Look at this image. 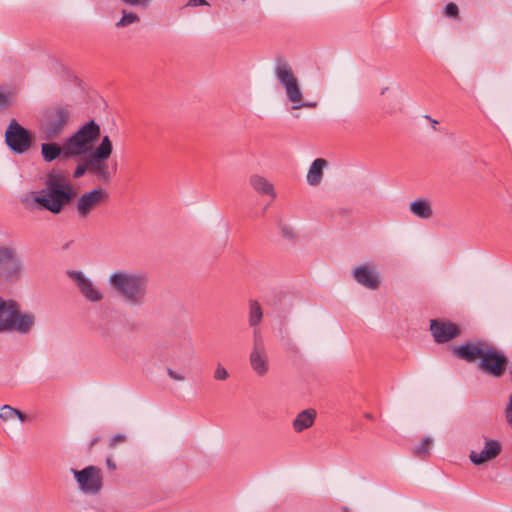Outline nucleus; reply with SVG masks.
I'll list each match as a JSON object with an SVG mask.
<instances>
[{
  "label": "nucleus",
  "instance_id": "2",
  "mask_svg": "<svg viewBox=\"0 0 512 512\" xmlns=\"http://www.w3.org/2000/svg\"><path fill=\"white\" fill-rule=\"evenodd\" d=\"M454 353L467 361L480 359V368L495 377L501 376L504 372L506 358L484 342L456 346Z\"/></svg>",
  "mask_w": 512,
  "mask_h": 512
},
{
  "label": "nucleus",
  "instance_id": "29",
  "mask_svg": "<svg viewBox=\"0 0 512 512\" xmlns=\"http://www.w3.org/2000/svg\"><path fill=\"white\" fill-rule=\"evenodd\" d=\"M15 414H17V409L8 405H4L0 410V418L5 421L15 417Z\"/></svg>",
  "mask_w": 512,
  "mask_h": 512
},
{
  "label": "nucleus",
  "instance_id": "21",
  "mask_svg": "<svg viewBox=\"0 0 512 512\" xmlns=\"http://www.w3.org/2000/svg\"><path fill=\"white\" fill-rule=\"evenodd\" d=\"M409 211L417 218L427 220L433 215V209L428 199L418 198L409 205Z\"/></svg>",
  "mask_w": 512,
  "mask_h": 512
},
{
  "label": "nucleus",
  "instance_id": "40",
  "mask_svg": "<svg viewBox=\"0 0 512 512\" xmlns=\"http://www.w3.org/2000/svg\"><path fill=\"white\" fill-rule=\"evenodd\" d=\"M423 117L431 122L432 129L434 131H436L437 130L438 121L433 119V118H431L429 115H424Z\"/></svg>",
  "mask_w": 512,
  "mask_h": 512
},
{
  "label": "nucleus",
  "instance_id": "11",
  "mask_svg": "<svg viewBox=\"0 0 512 512\" xmlns=\"http://www.w3.org/2000/svg\"><path fill=\"white\" fill-rule=\"evenodd\" d=\"M108 193L102 188H95L83 193L77 201V213L80 218H86L102 202L108 199Z\"/></svg>",
  "mask_w": 512,
  "mask_h": 512
},
{
  "label": "nucleus",
  "instance_id": "8",
  "mask_svg": "<svg viewBox=\"0 0 512 512\" xmlns=\"http://www.w3.org/2000/svg\"><path fill=\"white\" fill-rule=\"evenodd\" d=\"M33 134L16 119H11L4 133L5 144L16 155L28 152L33 145Z\"/></svg>",
  "mask_w": 512,
  "mask_h": 512
},
{
  "label": "nucleus",
  "instance_id": "4",
  "mask_svg": "<svg viewBox=\"0 0 512 512\" xmlns=\"http://www.w3.org/2000/svg\"><path fill=\"white\" fill-rule=\"evenodd\" d=\"M274 74L278 82L284 88L287 100L293 104V109L315 108L317 106L316 102H302L303 93L298 79L294 75L292 67L288 62L278 59L276 61Z\"/></svg>",
  "mask_w": 512,
  "mask_h": 512
},
{
  "label": "nucleus",
  "instance_id": "3",
  "mask_svg": "<svg viewBox=\"0 0 512 512\" xmlns=\"http://www.w3.org/2000/svg\"><path fill=\"white\" fill-rule=\"evenodd\" d=\"M35 324V316L22 312L19 305L13 300L0 298V333L16 331L27 334Z\"/></svg>",
  "mask_w": 512,
  "mask_h": 512
},
{
  "label": "nucleus",
  "instance_id": "6",
  "mask_svg": "<svg viewBox=\"0 0 512 512\" xmlns=\"http://www.w3.org/2000/svg\"><path fill=\"white\" fill-rule=\"evenodd\" d=\"M70 119L68 108L62 106L51 107L43 115L40 124V135L44 140L58 138L64 131Z\"/></svg>",
  "mask_w": 512,
  "mask_h": 512
},
{
  "label": "nucleus",
  "instance_id": "9",
  "mask_svg": "<svg viewBox=\"0 0 512 512\" xmlns=\"http://www.w3.org/2000/svg\"><path fill=\"white\" fill-rule=\"evenodd\" d=\"M24 273V264L16 248L0 245V277L5 281L14 283Z\"/></svg>",
  "mask_w": 512,
  "mask_h": 512
},
{
  "label": "nucleus",
  "instance_id": "20",
  "mask_svg": "<svg viewBox=\"0 0 512 512\" xmlns=\"http://www.w3.org/2000/svg\"><path fill=\"white\" fill-rule=\"evenodd\" d=\"M316 411L314 409H306L301 411L293 420L292 427L295 432L301 433L310 428L316 419Z\"/></svg>",
  "mask_w": 512,
  "mask_h": 512
},
{
  "label": "nucleus",
  "instance_id": "35",
  "mask_svg": "<svg viewBox=\"0 0 512 512\" xmlns=\"http://www.w3.org/2000/svg\"><path fill=\"white\" fill-rule=\"evenodd\" d=\"M87 170L89 171V167H88L86 161L84 160V163L79 164L76 167V169L74 170L73 177L75 179H78V178L82 177L86 173Z\"/></svg>",
  "mask_w": 512,
  "mask_h": 512
},
{
  "label": "nucleus",
  "instance_id": "39",
  "mask_svg": "<svg viewBox=\"0 0 512 512\" xmlns=\"http://www.w3.org/2000/svg\"><path fill=\"white\" fill-rule=\"evenodd\" d=\"M167 373L170 376V378H172V379H174L176 381H183L184 380V376L183 375H180V374L176 373L175 371H173L171 369H168Z\"/></svg>",
  "mask_w": 512,
  "mask_h": 512
},
{
  "label": "nucleus",
  "instance_id": "15",
  "mask_svg": "<svg viewBox=\"0 0 512 512\" xmlns=\"http://www.w3.org/2000/svg\"><path fill=\"white\" fill-rule=\"evenodd\" d=\"M430 330L437 343H445L457 337L460 333L458 326L452 322L431 320Z\"/></svg>",
  "mask_w": 512,
  "mask_h": 512
},
{
  "label": "nucleus",
  "instance_id": "7",
  "mask_svg": "<svg viewBox=\"0 0 512 512\" xmlns=\"http://www.w3.org/2000/svg\"><path fill=\"white\" fill-rule=\"evenodd\" d=\"M110 288H146L156 284L146 270H116L108 279Z\"/></svg>",
  "mask_w": 512,
  "mask_h": 512
},
{
  "label": "nucleus",
  "instance_id": "5",
  "mask_svg": "<svg viewBox=\"0 0 512 512\" xmlns=\"http://www.w3.org/2000/svg\"><path fill=\"white\" fill-rule=\"evenodd\" d=\"M100 132L99 124L90 120L66 138V150L72 153L74 158L86 155L91 150L94 141L100 136Z\"/></svg>",
  "mask_w": 512,
  "mask_h": 512
},
{
  "label": "nucleus",
  "instance_id": "12",
  "mask_svg": "<svg viewBox=\"0 0 512 512\" xmlns=\"http://www.w3.org/2000/svg\"><path fill=\"white\" fill-rule=\"evenodd\" d=\"M252 370L260 377L267 374L269 370L268 355L263 340L257 332L254 335V344L249 356Z\"/></svg>",
  "mask_w": 512,
  "mask_h": 512
},
{
  "label": "nucleus",
  "instance_id": "17",
  "mask_svg": "<svg viewBox=\"0 0 512 512\" xmlns=\"http://www.w3.org/2000/svg\"><path fill=\"white\" fill-rule=\"evenodd\" d=\"M87 154L88 156L85 157V161L89 167V171L99 179L108 181L110 179V174L108 171L107 159L97 155L91 150Z\"/></svg>",
  "mask_w": 512,
  "mask_h": 512
},
{
  "label": "nucleus",
  "instance_id": "18",
  "mask_svg": "<svg viewBox=\"0 0 512 512\" xmlns=\"http://www.w3.org/2000/svg\"><path fill=\"white\" fill-rule=\"evenodd\" d=\"M328 166V161L323 158L315 159L306 175V181L310 186H318L324 176V169Z\"/></svg>",
  "mask_w": 512,
  "mask_h": 512
},
{
  "label": "nucleus",
  "instance_id": "14",
  "mask_svg": "<svg viewBox=\"0 0 512 512\" xmlns=\"http://www.w3.org/2000/svg\"><path fill=\"white\" fill-rule=\"evenodd\" d=\"M483 447L479 450H472L469 458L474 465H482L495 459L502 450V446L498 440L484 438Z\"/></svg>",
  "mask_w": 512,
  "mask_h": 512
},
{
  "label": "nucleus",
  "instance_id": "19",
  "mask_svg": "<svg viewBox=\"0 0 512 512\" xmlns=\"http://www.w3.org/2000/svg\"><path fill=\"white\" fill-rule=\"evenodd\" d=\"M249 184L259 195L270 196L272 200L276 198L274 186L265 177L259 174H252L249 177Z\"/></svg>",
  "mask_w": 512,
  "mask_h": 512
},
{
  "label": "nucleus",
  "instance_id": "38",
  "mask_svg": "<svg viewBox=\"0 0 512 512\" xmlns=\"http://www.w3.org/2000/svg\"><path fill=\"white\" fill-rule=\"evenodd\" d=\"M203 5H209V3L206 0H189L186 6L197 7Z\"/></svg>",
  "mask_w": 512,
  "mask_h": 512
},
{
  "label": "nucleus",
  "instance_id": "41",
  "mask_svg": "<svg viewBox=\"0 0 512 512\" xmlns=\"http://www.w3.org/2000/svg\"><path fill=\"white\" fill-rule=\"evenodd\" d=\"M15 417H17L21 422L26 421V416L18 409H17V414H15Z\"/></svg>",
  "mask_w": 512,
  "mask_h": 512
},
{
  "label": "nucleus",
  "instance_id": "28",
  "mask_svg": "<svg viewBox=\"0 0 512 512\" xmlns=\"http://www.w3.org/2000/svg\"><path fill=\"white\" fill-rule=\"evenodd\" d=\"M432 444V439L430 437H424L421 443L415 447V453L418 456H423L429 453V448Z\"/></svg>",
  "mask_w": 512,
  "mask_h": 512
},
{
  "label": "nucleus",
  "instance_id": "10",
  "mask_svg": "<svg viewBox=\"0 0 512 512\" xmlns=\"http://www.w3.org/2000/svg\"><path fill=\"white\" fill-rule=\"evenodd\" d=\"M79 488L86 494H96L102 487V476L100 469L95 466H87L82 470H71Z\"/></svg>",
  "mask_w": 512,
  "mask_h": 512
},
{
  "label": "nucleus",
  "instance_id": "34",
  "mask_svg": "<svg viewBox=\"0 0 512 512\" xmlns=\"http://www.w3.org/2000/svg\"><path fill=\"white\" fill-rule=\"evenodd\" d=\"M124 4L135 6V7H141V8H147L152 0H121Z\"/></svg>",
  "mask_w": 512,
  "mask_h": 512
},
{
  "label": "nucleus",
  "instance_id": "36",
  "mask_svg": "<svg viewBox=\"0 0 512 512\" xmlns=\"http://www.w3.org/2000/svg\"><path fill=\"white\" fill-rule=\"evenodd\" d=\"M505 418L510 427H512V393L505 409Z\"/></svg>",
  "mask_w": 512,
  "mask_h": 512
},
{
  "label": "nucleus",
  "instance_id": "30",
  "mask_svg": "<svg viewBox=\"0 0 512 512\" xmlns=\"http://www.w3.org/2000/svg\"><path fill=\"white\" fill-rule=\"evenodd\" d=\"M228 376L229 374L226 368L223 365L218 364L213 374L214 379L217 381H225L228 378Z\"/></svg>",
  "mask_w": 512,
  "mask_h": 512
},
{
  "label": "nucleus",
  "instance_id": "24",
  "mask_svg": "<svg viewBox=\"0 0 512 512\" xmlns=\"http://www.w3.org/2000/svg\"><path fill=\"white\" fill-rule=\"evenodd\" d=\"M119 297L129 303L134 304L143 297V290H118Z\"/></svg>",
  "mask_w": 512,
  "mask_h": 512
},
{
  "label": "nucleus",
  "instance_id": "13",
  "mask_svg": "<svg viewBox=\"0 0 512 512\" xmlns=\"http://www.w3.org/2000/svg\"><path fill=\"white\" fill-rule=\"evenodd\" d=\"M356 282L366 288H376L380 285V272L371 263L362 264L351 271Z\"/></svg>",
  "mask_w": 512,
  "mask_h": 512
},
{
  "label": "nucleus",
  "instance_id": "27",
  "mask_svg": "<svg viewBox=\"0 0 512 512\" xmlns=\"http://www.w3.org/2000/svg\"><path fill=\"white\" fill-rule=\"evenodd\" d=\"M12 104V94L0 86V111L7 109Z\"/></svg>",
  "mask_w": 512,
  "mask_h": 512
},
{
  "label": "nucleus",
  "instance_id": "42",
  "mask_svg": "<svg viewBox=\"0 0 512 512\" xmlns=\"http://www.w3.org/2000/svg\"><path fill=\"white\" fill-rule=\"evenodd\" d=\"M106 464H107L108 468L111 470H114L116 468V465L110 458H107Z\"/></svg>",
  "mask_w": 512,
  "mask_h": 512
},
{
  "label": "nucleus",
  "instance_id": "26",
  "mask_svg": "<svg viewBox=\"0 0 512 512\" xmlns=\"http://www.w3.org/2000/svg\"><path fill=\"white\" fill-rule=\"evenodd\" d=\"M262 319V310L257 301L250 302L249 322L251 326H256Z\"/></svg>",
  "mask_w": 512,
  "mask_h": 512
},
{
  "label": "nucleus",
  "instance_id": "22",
  "mask_svg": "<svg viewBox=\"0 0 512 512\" xmlns=\"http://www.w3.org/2000/svg\"><path fill=\"white\" fill-rule=\"evenodd\" d=\"M92 151L94 153H96L97 155L102 156L108 160L113 151V145H112V142H111L109 136H107V135L104 136L102 138L101 143Z\"/></svg>",
  "mask_w": 512,
  "mask_h": 512
},
{
  "label": "nucleus",
  "instance_id": "25",
  "mask_svg": "<svg viewBox=\"0 0 512 512\" xmlns=\"http://www.w3.org/2000/svg\"><path fill=\"white\" fill-rule=\"evenodd\" d=\"M67 273L70 278L76 281L79 288H94L93 283L83 274V272L71 270Z\"/></svg>",
  "mask_w": 512,
  "mask_h": 512
},
{
  "label": "nucleus",
  "instance_id": "32",
  "mask_svg": "<svg viewBox=\"0 0 512 512\" xmlns=\"http://www.w3.org/2000/svg\"><path fill=\"white\" fill-rule=\"evenodd\" d=\"M82 291H83L84 297L91 302L99 301L103 297L102 294L100 293V290H82Z\"/></svg>",
  "mask_w": 512,
  "mask_h": 512
},
{
  "label": "nucleus",
  "instance_id": "37",
  "mask_svg": "<svg viewBox=\"0 0 512 512\" xmlns=\"http://www.w3.org/2000/svg\"><path fill=\"white\" fill-rule=\"evenodd\" d=\"M126 436L123 434H117L110 440V447L114 448L118 443L124 442Z\"/></svg>",
  "mask_w": 512,
  "mask_h": 512
},
{
  "label": "nucleus",
  "instance_id": "33",
  "mask_svg": "<svg viewBox=\"0 0 512 512\" xmlns=\"http://www.w3.org/2000/svg\"><path fill=\"white\" fill-rule=\"evenodd\" d=\"M444 14L450 18H456L459 14L458 6L455 3H448L444 8Z\"/></svg>",
  "mask_w": 512,
  "mask_h": 512
},
{
  "label": "nucleus",
  "instance_id": "23",
  "mask_svg": "<svg viewBox=\"0 0 512 512\" xmlns=\"http://www.w3.org/2000/svg\"><path fill=\"white\" fill-rule=\"evenodd\" d=\"M140 21V17L138 14L134 12H127L126 10L122 11V17L119 21L116 22L115 26L117 28H124L134 23H138Z\"/></svg>",
  "mask_w": 512,
  "mask_h": 512
},
{
  "label": "nucleus",
  "instance_id": "31",
  "mask_svg": "<svg viewBox=\"0 0 512 512\" xmlns=\"http://www.w3.org/2000/svg\"><path fill=\"white\" fill-rule=\"evenodd\" d=\"M279 229H280V233L281 235L285 238V239H288V240H293L295 238V232L293 231V229L286 225V224H283V223H280L279 224Z\"/></svg>",
  "mask_w": 512,
  "mask_h": 512
},
{
  "label": "nucleus",
  "instance_id": "16",
  "mask_svg": "<svg viewBox=\"0 0 512 512\" xmlns=\"http://www.w3.org/2000/svg\"><path fill=\"white\" fill-rule=\"evenodd\" d=\"M47 141L41 144V156L45 162H53L59 157L64 160L74 158L73 154L66 150V140L62 145L51 140Z\"/></svg>",
  "mask_w": 512,
  "mask_h": 512
},
{
  "label": "nucleus",
  "instance_id": "43",
  "mask_svg": "<svg viewBox=\"0 0 512 512\" xmlns=\"http://www.w3.org/2000/svg\"><path fill=\"white\" fill-rule=\"evenodd\" d=\"M97 441H98L97 438L93 439L92 442H91V446H93Z\"/></svg>",
  "mask_w": 512,
  "mask_h": 512
},
{
  "label": "nucleus",
  "instance_id": "1",
  "mask_svg": "<svg viewBox=\"0 0 512 512\" xmlns=\"http://www.w3.org/2000/svg\"><path fill=\"white\" fill-rule=\"evenodd\" d=\"M75 195L65 177L52 171L46 177L45 187L34 195L33 201L40 209L59 214Z\"/></svg>",
  "mask_w": 512,
  "mask_h": 512
}]
</instances>
